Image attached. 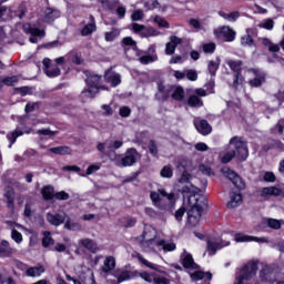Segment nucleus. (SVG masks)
I'll return each mask as SVG.
<instances>
[{
  "instance_id": "nucleus-1",
  "label": "nucleus",
  "mask_w": 284,
  "mask_h": 284,
  "mask_svg": "<svg viewBox=\"0 0 284 284\" xmlns=\"http://www.w3.org/2000/svg\"><path fill=\"white\" fill-rule=\"evenodd\" d=\"M199 181L201 186H199ZM179 183L186 184L180 190L182 194H193L187 199V225H190V227H196L201 221L203 210H205L207 205V197L200 194V192H203V190L207 187V180L193 179L192 174L184 171L179 179Z\"/></svg>"
},
{
  "instance_id": "nucleus-2",
  "label": "nucleus",
  "mask_w": 284,
  "mask_h": 284,
  "mask_svg": "<svg viewBox=\"0 0 284 284\" xmlns=\"http://www.w3.org/2000/svg\"><path fill=\"white\" fill-rule=\"evenodd\" d=\"M233 145L234 150L226 151L221 155V161L223 163H230L232 159L236 156L239 161H247L250 156V150L247 149V142L242 136H233L229 141V146Z\"/></svg>"
},
{
  "instance_id": "nucleus-3",
  "label": "nucleus",
  "mask_w": 284,
  "mask_h": 284,
  "mask_svg": "<svg viewBox=\"0 0 284 284\" xmlns=\"http://www.w3.org/2000/svg\"><path fill=\"white\" fill-rule=\"evenodd\" d=\"M139 151H136L134 148L128 149L123 158L116 154V152L108 153L110 161H113L118 168H130L134 165V163H136L139 160Z\"/></svg>"
},
{
  "instance_id": "nucleus-4",
  "label": "nucleus",
  "mask_w": 284,
  "mask_h": 284,
  "mask_svg": "<svg viewBox=\"0 0 284 284\" xmlns=\"http://www.w3.org/2000/svg\"><path fill=\"white\" fill-rule=\"evenodd\" d=\"M88 88L81 93V97L85 99H94L99 94V90H105V87H101V75L90 73L85 80Z\"/></svg>"
},
{
  "instance_id": "nucleus-5",
  "label": "nucleus",
  "mask_w": 284,
  "mask_h": 284,
  "mask_svg": "<svg viewBox=\"0 0 284 284\" xmlns=\"http://www.w3.org/2000/svg\"><path fill=\"white\" fill-rule=\"evenodd\" d=\"M156 231L152 229V226H145L142 233V245L143 247H149L150 250H154V245H156Z\"/></svg>"
},
{
  "instance_id": "nucleus-6",
  "label": "nucleus",
  "mask_w": 284,
  "mask_h": 284,
  "mask_svg": "<svg viewBox=\"0 0 284 284\" xmlns=\"http://www.w3.org/2000/svg\"><path fill=\"white\" fill-rule=\"evenodd\" d=\"M217 39L224 40L226 43H232L236 39V31L230 26H223L214 31Z\"/></svg>"
},
{
  "instance_id": "nucleus-7",
  "label": "nucleus",
  "mask_w": 284,
  "mask_h": 284,
  "mask_svg": "<svg viewBox=\"0 0 284 284\" xmlns=\"http://www.w3.org/2000/svg\"><path fill=\"white\" fill-rule=\"evenodd\" d=\"M42 63L43 72L47 74V77L54 79V77H59L61 74V69H59V65L52 64V60H50V58H44Z\"/></svg>"
},
{
  "instance_id": "nucleus-8",
  "label": "nucleus",
  "mask_w": 284,
  "mask_h": 284,
  "mask_svg": "<svg viewBox=\"0 0 284 284\" xmlns=\"http://www.w3.org/2000/svg\"><path fill=\"white\" fill-rule=\"evenodd\" d=\"M222 173L239 190H243V187H245V183H243V180L241 179V176H239V174H236V172H234V171H232L230 169H222Z\"/></svg>"
},
{
  "instance_id": "nucleus-9",
  "label": "nucleus",
  "mask_w": 284,
  "mask_h": 284,
  "mask_svg": "<svg viewBox=\"0 0 284 284\" xmlns=\"http://www.w3.org/2000/svg\"><path fill=\"white\" fill-rule=\"evenodd\" d=\"M3 197L8 210L14 212V201L17 199V192H14V189L10 185L6 186L3 190Z\"/></svg>"
},
{
  "instance_id": "nucleus-10",
  "label": "nucleus",
  "mask_w": 284,
  "mask_h": 284,
  "mask_svg": "<svg viewBox=\"0 0 284 284\" xmlns=\"http://www.w3.org/2000/svg\"><path fill=\"white\" fill-rule=\"evenodd\" d=\"M22 28L26 34H31V38L29 39L30 43H38L39 40L37 37H45V32L43 30L34 28L30 23L23 24Z\"/></svg>"
},
{
  "instance_id": "nucleus-11",
  "label": "nucleus",
  "mask_w": 284,
  "mask_h": 284,
  "mask_svg": "<svg viewBox=\"0 0 284 284\" xmlns=\"http://www.w3.org/2000/svg\"><path fill=\"white\" fill-rule=\"evenodd\" d=\"M230 245V242H223L222 240L210 239L206 244V250L210 256H214L217 250H222V247H226Z\"/></svg>"
},
{
  "instance_id": "nucleus-12",
  "label": "nucleus",
  "mask_w": 284,
  "mask_h": 284,
  "mask_svg": "<svg viewBox=\"0 0 284 284\" xmlns=\"http://www.w3.org/2000/svg\"><path fill=\"white\" fill-rule=\"evenodd\" d=\"M68 219V214L65 212L61 213H47V221L50 223V225H54L55 227H59V225H63Z\"/></svg>"
},
{
  "instance_id": "nucleus-13",
  "label": "nucleus",
  "mask_w": 284,
  "mask_h": 284,
  "mask_svg": "<svg viewBox=\"0 0 284 284\" xmlns=\"http://www.w3.org/2000/svg\"><path fill=\"white\" fill-rule=\"evenodd\" d=\"M161 196L166 197L168 201H174V193L168 194L163 189L158 190V192L153 191L150 194V199L154 203V205H159L161 203Z\"/></svg>"
},
{
  "instance_id": "nucleus-14",
  "label": "nucleus",
  "mask_w": 284,
  "mask_h": 284,
  "mask_svg": "<svg viewBox=\"0 0 284 284\" xmlns=\"http://www.w3.org/2000/svg\"><path fill=\"white\" fill-rule=\"evenodd\" d=\"M194 126L203 136H207V134L212 133V125H210L207 120L195 119Z\"/></svg>"
},
{
  "instance_id": "nucleus-15",
  "label": "nucleus",
  "mask_w": 284,
  "mask_h": 284,
  "mask_svg": "<svg viewBox=\"0 0 284 284\" xmlns=\"http://www.w3.org/2000/svg\"><path fill=\"white\" fill-rule=\"evenodd\" d=\"M236 243H250L252 241H255V243H270L267 237H256V236H250L242 233H237L235 235Z\"/></svg>"
},
{
  "instance_id": "nucleus-16",
  "label": "nucleus",
  "mask_w": 284,
  "mask_h": 284,
  "mask_svg": "<svg viewBox=\"0 0 284 284\" xmlns=\"http://www.w3.org/2000/svg\"><path fill=\"white\" fill-rule=\"evenodd\" d=\"M183 43V40L176 36H171L170 41L165 45V54L171 57L176 52V47L181 45Z\"/></svg>"
},
{
  "instance_id": "nucleus-17",
  "label": "nucleus",
  "mask_w": 284,
  "mask_h": 284,
  "mask_svg": "<svg viewBox=\"0 0 284 284\" xmlns=\"http://www.w3.org/2000/svg\"><path fill=\"white\" fill-rule=\"evenodd\" d=\"M248 72H254L256 75L254 79L248 81L251 88H261L265 83V73L257 71L256 69H248Z\"/></svg>"
},
{
  "instance_id": "nucleus-18",
  "label": "nucleus",
  "mask_w": 284,
  "mask_h": 284,
  "mask_svg": "<svg viewBox=\"0 0 284 284\" xmlns=\"http://www.w3.org/2000/svg\"><path fill=\"white\" fill-rule=\"evenodd\" d=\"M181 258L185 270H199V264L194 263V257H192V254L187 253V251L184 250Z\"/></svg>"
},
{
  "instance_id": "nucleus-19",
  "label": "nucleus",
  "mask_w": 284,
  "mask_h": 284,
  "mask_svg": "<svg viewBox=\"0 0 284 284\" xmlns=\"http://www.w3.org/2000/svg\"><path fill=\"white\" fill-rule=\"evenodd\" d=\"M16 252L17 250L10 246V242L6 240L0 242V258H10Z\"/></svg>"
},
{
  "instance_id": "nucleus-20",
  "label": "nucleus",
  "mask_w": 284,
  "mask_h": 284,
  "mask_svg": "<svg viewBox=\"0 0 284 284\" xmlns=\"http://www.w3.org/2000/svg\"><path fill=\"white\" fill-rule=\"evenodd\" d=\"M104 79L106 83H111V88H116V85H121V74L112 70L105 72Z\"/></svg>"
},
{
  "instance_id": "nucleus-21",
  "label": "nucleus",
  "mask_w": 284,
  "mask_h": 284,
  "mask_svg": "<svg viewBox=\"0 0 284 284\" xmlns=\"http://www.w3.org/2000/svg\"><path fill=\"white\" fill-rule=\"evenodd\" d=\"M282 193L283 191L276 186H266L260 191V196L262 199H270V196H281Z\"/></svg>"
},
{
  "instance_id": "nucleus-22",
  "label": "nucleus",
  "mask_w": 284,
  "mask_h": 284,
  "mask_svg": "<svg viewBox=\"0 0 284 284\" xmlns=\"http://www.w3.org/2000/svg\"><path fill=\"white\" fill-rule=\"evenodd\" d=\"M230 199L231 200L226 204V207H229V210H234V207H239V205L243 203V195H241V193L231 192Z\"/></svg>"
},
{
  "instance_id": "nucleus-23",
  "label": "nucleus",
  "mask_w": 284,
  "mask_h": 284,
  "mask_svg": "<svg viewBox=\"0 0 284 284\" xmlns=\"http://www.w3.org/2000/svg\"><path fill=\"white\" fill-rule=\"evenodd\" d=\"M274 267L272 266H264L261 271H260V278L263 282H271L274 281Z\"/></svg>"
},
{
  "instance_id": "nucleus-24",
  "label": "nucleus",
  "mask_w": 284,
  "mask_h": 284,
  "mask_svg": "<svg viewBox=\"0 0 284 284\" xmlns=\"http://www.w3.org/2000/svg\"><path fill=\"white\" fill-rule=\"evenodd\" d=\"M61 17V11L52 8H47L44 11V21L45 23H53L55 19H59Z\"/></svg>"
},
{
  "instance_id": "nucleus-25",
  "label": "nucleus",
  "mask_w": 284,
  "mask_h": 284,
  "mask_svg": "<svg viewBox=\"0 0 284 284\" xmlns=\"http://www.w3.org/2000/svg\"><path fill=\"white\" fill-rule=\"evenodd\" d=\"M115 267L116 260L114 258V256H106L103 262L102 272L104 274H110V272H112V270H114Z\"/></svg>"
},
{
  "instance_id": "nucleus-26",
  "label": "nucleus",
  "mask_w": 284,
  "mask_h": 284,
  "mask_svg": "<svg viewBox=\"0 0 284 284\" xmlns=\"http://www.w3.org/2000/svg\"><path fill=\"white\" fill-rule=\"evenodd\" d=\"M49 152H51V154H58L59 156H68L72 154V149H70L68 145H62L50 148Z\"/></svg>"
},
{
  "instance_id": "nucleus-27",
  "label": "nucleus",
  "mask_w": 284,
  "mask_h": 284,
  "mask_svg": "<svg viewBox=\"0 0 284 284\" xmlns=\"http://www.w3.org/2000/svg\"><path fill=\"white\" fill-rule=\"evenodd\" d=\"M89 19H90V23L87 24L81 31L82 37H88L92 34L94 30H97V22L94 21V16H89Z\"/></svg>"
},
{
  "instance_id": "nucleus-28",
  "label": "nucleus",
  "mask_w": 284,
  "mask_h": 284,
  "mask_svg": "<svg viewBox=\"0 0 284 284\" xmlns=\"http://www.w3.org/2000/svg\"><path fill=\"white\" fill-rule=\"evenodd\" d=\"M64 229L70 230L71 232H81L83 227L79 222H71L70 216L67 215V220L64 222Z\"/></svg>"
},
{
  "instance_id": "nucleus-29",
  "label": "nucleus",
  "mask_w": 284,
  "mask_h": 284,
  "mask_svg": "<svg viewBox=\"0 0 284 284\" xmlns=\"http://www.w3.org/2000/svg\"><path fill=\"white\" fill-rule=\"evenodd\" d=\"M229 68L234 72L235 74H241V70L243 68V61L241 60H227L226 61Z\"/></svg>"
},
{
  "instance_id": "nucleus-30",
  "label": "nucleus",
  "mask_w": 284,
  "mask_h": 284,
  "mask_svg": "<svg viewBox=\"0 0 284 284\" xmlns=\"http://www.w3.org/2000/svg\"><path fill=\"white\" fill-rule=\"evenodd\" d=\"M41 194L44 201H52L54 199V187L52 185L43 186Z\"/></svg>"
},
{
  "instance_id": "nucleus-31",
  "label": "nucleus",
  "mask_w": 284,
  "mask_h": 284,
  "mask_svg": "<svg viewBox=\"0 0 284 284\" xmlns=\"http://www.w3.org/2000/svg\"><path fill=\"white\" fill-rule=\"evenodd\" d=\"M219 16L222 17V19H225V21H231L234 23L241 17V13L239 11H233L230 13H225V11H220Z\"/></svg>"
},
{
  "instance_id": "nucleus-32",
  "label": "nucleus",
  "mask_w": 284,
  "mask_h": 284,
  "mask_svg": "<svg viewBox=\"0 0 284 284\" xmlns=\"http://www.w3.org/2000/svg\"><path fill=\"white\" fill-rule=\"evenodd\" d=\"M207 278V281H212V273L207 272H203V271H196L194 273L191 274V278L192 281H203V278Z\"/></svg>"
},
{
  "instance_id": "nucleus-33",
  "label": "nucleus",
  "mask_w": 284,
  "mask_h": 284,
  "mask_svg": "<svg viewBox=\"0 0 284 284\" xmlns=\"http://www.w3.org/2000/svg\"><path fill=\"white\" fill-rule=\"evenodd\" d=\"M247 34L241 37V45L244 48H254V39L250 36V29L246 30Z\"/></svg>"
},
{
  "instance_id": "nucleus-34",
  "label": "nucleus",
  "mask_w": 284,
  "mask_h": 284,
  "mask_svg": "<svg viewBox=\"0 0 284 284\" xmlns=\"http://www.w3.org/2000/svg\"><path fill=\"white\" fill-rule=\"evenodd\" d=\"M80 245L82 247H85V250H89V252H97V243H94V241L90 239L80 240Z\"/></svg>"
},
{
  "instance_id": "nucleus-35",
  "label": "nucleus",
  "mask_w": 284,
  "mask_h": 284,
  "mask_svg": "<svg viewBox=\"0 0 284 284\" xmlns=\"http://www.w3.org/2000/svg\"><path fill=\"white\" fill-rule=\"evenodd\" d=\"M19 136H23V131L17 129L16 131H12L11 133L7 134V139L8 141H10V145L9 148H12V145H14V143H17V139H19Z\"/></svg>"
},
{
  "instance_id": "nucleus-36",
  "label": "nucleus",
  "mask_w": 284,
  "mask_h": 284,
  "mask_svg": "<svg viewBox=\"0 0 284 284\" xmlns=\"http://www.w3.org/2000/svg\"><path fill=\"white\" fill-rule=\"evenodd\" d=\"M45 272V268L43 266H34L27 270V276L37 277L41 276Z\"/></svg>"
},
{
  "instance_id": "nucleus-37",
  "label": "nucleus",
  "mask_w": 284,
  "mask_h": 284,
  "mask_svg": "<svg viewBox=\"0 0 284 284\" xmlns=\"http://www.w3.org/2000/svg\"><path fill=\"white\" fill-rule=\"evenodd\" d=\"M262 45L268 48L270 52H278L281 50V47L278 44H274L272 40L267 38L262 39Z\"/></svg>"
},
{
  "instance_id": "nucleus-38",
  "label": "nucleus",
  "mask_w": 284,
  "mask_h": 284,
  "mask_svg": "<svg viewBox=\"0 0 284 284\" xmlns=\"http://www.w3.org/2000/svg\"><path fill=\"white\" fill-rule=\"evenodd\" d=\"M120 148H123V141H114L113 143L106 144V151L104 152L105 156L110 154V152H116L114 150H119Z\"/></svg>"
},
{
  "instance_id": "nucleus-39",
  "label": "nucleus",
  "mask_w": 284,
  "mask_h": 284,
  "mask_svg": "<svg viewBox=\"0 0 284 284\" xmlns=\"http://www.w3.org/2000/svg\"><path fill=\"white\" fill-rule=\"evenodd\" d=\"M161 32L152 27L148 28L144 27L143 32H142V39H148L149 37H159Z\"/></svg>"
},
{
  "instance_id": "nucleus-40",
  "label": "nucleus",
  "mask_w": 284,
  "mask_h": 284,
  "mask_svg": "<svg viewBox=\"0 0 284 284\" xmlns=\"http://www.w3.org/2000/svg\"><path fill=\"white\" fill-rule=\"evenodd\" d=\"M156 245L162 247L164 252H174V250H176V244H174V242L168 243L162 240V241L158 242Z\"/></svg>"
},
{
  "instance_id": "nucleus-41",
  "label": "nucleus",
  "mask_w": 284,
  "mask_h": 284,
  "mask_svg": "<svg viewBox=\"0 0 284 284\" xmlns=\"http://www.w3.org/2000/svg\"><path fill=\"white\" fill-rule=\"evenodd\" d=\"M187 105H190V108H203V100L196 95H191L187 100Z\"/></svg>"
},
{
  "instance_id": "nucleus-42",
  "label": "nucleus",
  "mask_w": 284,
  "mask_h": 284,
  "mask_svg": "<svg viewBox=\"0 0 284 284\" xmlns=\"http://www.w3.org/2000/svg\"><path fill=\"white\" fill-rule=\"evenodd\" d=\"M51 245H54V239H52L50 232L45 231L43 233L42 247H50Z\"/></svg>"
},
{
  "instance_id": "nucleus-43",
  "label": "nucleus",
  "mask_w": 284,
  "mask_h": 284,
  "mask_svg": "<svg viewBox=\"0 0 284 284\" xmlns=\"http://www.w3.org/2000/svg\"><path fill=\"white\" fill-rule=\"evenodd\" d=\"M160 176H162V179H172V176H174V171L172 170V166H163V169L160 172Z\"/></svg>"
},
{
  "instance_id": "nucleus-44",
  "label": "nucleus",
  "mask_w": 284,
  "mask_h": 284,
  "mask_svg": "<svg viewBox=\"0 0 284 284\" xmlns=\"http://www.w3.org/2000/svg\"><path fill=\"white\" fill-rule=\"evenodd\" d=\"M121 34V31L119 29H112L110 32L104 33V39L108 42L114 41Z\"/></svg>"
},
{
  "instance_id": "nucleus-45",
  "label": "nucleus",
  "mask_w": 284,
  "mask_h": 284,
  "mask_svg": "<svg viewBox=\"0 0 284 284\" xmlns=\"http://www.w3.org/2000/svg\"><path fill=\"white\" fill-rule=\"evenodd\" d=\"M172 99H174V101H183V99H185V91H183V88L178 87L172 93Z\"/></svg>"
},
{
  "instance_id": "nucleus-46",
  "label": "nucleus",
  "mask_w": 284,
  "mask_h": 284,
  "mask_svg": "<svg viewBox=\"0 0 284 284\" xmlns=\"http://www.w3.org/2000/svg\"><path fill=\"white\" fill-rule=\"evenodd\" d=\"M219 65H221L219 60L209 61L207 70L212 77L216 74V70H219Z\"/></svg>"
},
{
  "instance_id": "nucleus-47",
  "label": "nucleus",
  "mask_w": 284,
  "mask_h": 284,
  "mask_svg": "<svg viewBox=\"0 0 284 284\" xmlns=\"http://www.w3.org/2000/svg\"><path fill=\"white\" fill-rule=\"evenodd\" d=\"M243 81H245V78L241 73H235L234 81H233V88L235 90H239L241 85H243Z\"/></svg>"
},
{
  "instance_id": "nucleus-48",
  "label": "nucleus",
  "mask_w": 284,
  "mask_h": 284,
  "mask_svg": "<svg viewBox=\"0 0 284 284\" xmlns=\"http://www.w3.org/2000/svg\"><path fill=\"white\" fill-rule=\"evenodd\" d=\"M135 258H138V261H140L142 263V265H145V267H150V270H156V265H154V264L150 263L148 260H145L143 257V255H141V253H136Z\"/></svg>"
},
{
  "instance_id": "nucleus-49",
  "label": "nucleus",
  "mask_w": 284,
  "mask_h": 284,
  "mask_svg": "<svg viewBox=\"0 0 284 284\" xmlns=\"http://www.w3.org/2000/svg\"><path fill=\"white\" fill-rule=\"evenodd\" d=\"M143 4L146 8V10H156V8H159L158 0H143Z\"/></svg>"
},
{
  "instance_id": "nucleus-50",
  "label": "nucleus",
  "mask_w": 284,
  "mask_h": 284,
  "mask_svg": "<svg viewBox=\"0 0 284 284\" xmlns=\"http://www.w3.org/2000/svg\"><path fill=\"white\" fill-rule=\"evenodd\" d=\"M122 45L132 48L133 50H136V41H134L131 37H125L122 39Z\"/></svg>"
},
{
  "instance_id": "nucleus-51",
  "label": "nucleus",
  "mask_w": 284,
  "mask_h": 284,
  "mask_svg": "<svg viewBox=\"0 0 284 284\" xmlns=\"http://www.w3.org/2000/svg\"><path fill=\"white\" fill-rule=\"evenodd\" d=\"M202 50H203V52H205L206 54H212V53H214V50H216V44L213 43V42L204 43V44L202 45Z\"/></svg>"
},
{
  "instance_id": "nucleus-52",
  "label": "nucleus",
  "mask_w": 284,
  "mask_h": 284,
  "mask_svg": "<svg viewBox=\"0 0 284 284\" xmlns=\"http://www.w3.org/2000/svg\"><path fill=\"white\" fill-rule=\"evenodd\" d=\"M37 134H40L42 136H57V134H59V131H52L50 129H41L37 131Z\"/></svg>"
},
{
  "instance_id": "nucleus-53",
  "label": "nucleus",
  "mask_w": 284,
  "mask_h": 284,
  "mask_svg": "<svg viewBox=\"0 0 284 284\" xmlns=\"http://www.w3.org/2000/svg\"><path fill=\"white\" fill-rule=\"evenodd\" d=\"M281 221L276 219H268L267 220V227H271V230H281Z\"/></svg>"
},
{
  "instance_id": "nucleus-54",
  "label": "nucleus",
  "mask_w": 284,
  "mask_h": 284,
  "mask_svg": "<svg viewBox=\"0 0 284 284\" xmlns=\"http://www.w3.org/2000/svg\"><path fill=\"white\" fill-rule=\"evenodd\" d=\"M199 171L202 174H205L206 176H213L214 175V172L212 171V168H210L209 165H205V164H200Z\"/></svg>"
},
{
  "instance_id": "nucleus-55",
  "label": "nucleus",
  "mask_w": 284,
  "mask_h": 284,
  "mask_svg": "<svg viewBox=\"0 0 284 284\" xmlns=\"http://www.w3.org/2000/svg\"><path fill=\"white\" fill-rule=\"evenodd\" d=\"M4 85H14V83H19V75L7 77L2 80Z\"/></svg>"
},
{
  "instance_id": "nucleus-56",
  "label": "nucleus",
  "mask_w": 284,
  "mask_h": 284,
  "mask_svg": "<svg viewBox=\"0 0 284 284\" xmlns=\"http://www.w3.org/2000/svg\"><path fill=\"white\" fill-rule=\"evenodd\" d=\"M154 273H148V272H142L140 273V277L143 278L146 283H154Z\"/></svg>"
},
{
  "instance_id": "nucleus-57",
  "label": "nucleus",
  "mask_w": 284,
  "mask_h": 284,
  "mask_svg": "<svg viewBox=\"0 0 284 284\" xmlns=\"http://www.w3.org/2000/svg\"><path fill=\"white\" fill-rule=\"evenodd\" d=\"M131 28L135 34H140V37H143V30H145V26L139 24V23H132Z\"/></svg>"
},
{
  "instance_id": "nucleus-58",
  "label": "nucleus",
  "mask_w": 284,
  "mask_h": 284,
  "mask_svg": "<svg viewBox=\"0 0 284 284\" xmlns=\"http://www.w3.org/2000/svg\"><path fill=\"white\" fill-rule=\"evenodd\" d=\"M11 239L19 244L23 241V235L16 229H13L11 231Z\"/></svg>"
},
{
  "instance_id": "nucleus-59",
  "label": "nucleus",
  "mask_w": 284,
  "mask_h": 284,
  "mask_svg": "<svg viewBox=\"0 0 284 284\" xmlns=\"http://www.w3.org/2000/svg\"><path fill=\"white\" fill-rule=\"evenodd\" d=\"M153 283L154 284H170V280L165 276H160V275L155 274L153 277Z\"/></svg>"
},
{
  "instance_id": "nucleus-60",
  "label": "nucleus",
  "mask_w": 284,
  "mask_h": 284,
  "mask_svg": "<svg viewBox=\"0 0 284 284\" xmlns=\"http://www.w3.org/2000/svg\"><path fill=\"white\" fill-rule=\"evenodd\" d=\"M260 28H264L265 30H274V20L266 19L261 24Z\"/></svg>"
},
{
  "instance_id": "nucleus-61",
  "label": "nucleus",
  "mask_w": 284,
  "mask_h": 284,
  "mask_svg": "<svg viewBox=\"0 0 284 284\" xmlns=\"http://www.w3.org/2000/svg\"><path fill=\"white\" fill-rule=\"evenodd\" d=\"M41 103L39 102H33V103H28L24 108V111L27 112V114H29V112H34V110H39Z\"/></svg>"
},
{
  "instance_id": "nucleus-62",
  "label": "nucleus",
  "mask_w": 284,
  "mask_h": 284,
  "mask_svg": "<svg viewBox=\"0 0 284 284\" xmlns=\"http://www.w3.org/2000/svg\"><path fill=\"white\" fill-rule=\"evenodd\" d=\"M54 199H57V201H68V199H70V194L65 191H60L54 194Z\"/></svg>"
},
{
  "instance_id": "nucleus-63",
  "label": "nucleus",
  "mask_w": 284,
  "mask_h": 284,
  "mask_svg": "<svg viewBox=\"0 0 284 284\" xmlns=\"http://www.w3.org/2000/svg\"><path fill=\"white\" fill-rule=\"evenodd\" d=\"M185 75L189 81H196V79H199V73L196 72V70H187Z\"/></svg>"
},
{
  "instance_id": "nucleus-64",
  "label": "nucleus",
  "mask_w": 284,
  "mask_h": 284,
  "mask_svg": "<svg viewBox=\"0 0 284 284\" xmlns=\"http://www.w3.org/2000/svg\"><path fill=\"white\" fill-rule=\"evenodd\" d=\"M144 14L142 10H135L132 14H131V20L132 21H141V19H143Z\"/></svg>"
}]
</instances>
